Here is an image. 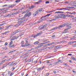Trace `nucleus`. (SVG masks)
<instances>
[{
    "label": "nucleus",
    "mask_w": 76,
    "mask_h": 76,
    "mask_svg": "<svg viewBox=\"0 0 76 76\" xmlns=\"http://www.w3.org/2000/svg\"><path fill=\"white\" fill-rule=\"evenodd\" d=\"M66 42V41H62L60 42H61V43H63V42Z\"/></svg>",
    "instance_id": "obj_27"
},
{
    "label": "nucleus",
    "mask_w": 76,
    "mask_h": 76,
    "mask_svg": "<svg viewBox=\"0 0 76 76\" xmlns=\"http://www.w3.org/2000/svg\"><path fill=\"white\" fill-rule=\"evenodd\" d=\"M72 54H68V56H72Z\"/></svg>",
    "instance_id": "obj_51"
},
{
    "label": "nucleus",
    "mask_w": 76,
    "mask_h": 76,
    "mask_svg": "<svg viewBox=\"0 0 76 76\" xmlns=\"http://www.w3.org/2000/svg\"><path fill=\"white\" fill-rule=\"evenodd\" d=\"M57 29V27L53 28V29H51V30L52 31H53L54 30H55V29Z\"/></svg>",
    "instance_id": "obj_26"
},
{
    "label": "nucleus",
    "mask_w": 76,
    "mask_h": 76,
    "mask_svg": "<svg viewBox=\"0 0 76 76\" xmlns=\"http://www.w3.org/2000/svg\"><path fill=\"white\" fill-rule=\"evenodd\" d=\"M76 12H72V13H70V12H69V14H72V15L73 14H74V15H76Z\"/></svg>",
    "instance_id": "obj_14"
},
{
    "label": "nucleus",
    "mask_w": 76,
    "mask_h": 76,
    "mask_svg": "<svg viewBox=\"0 0 76 76\" xmlns=\"http://www.w3.org/2000/svg\"><path fill=\"white\" fill-rule=\"evenodd\" d=\"M18 24H16V25L14 26L15 27H18V26H19V25H20V23L19 22L18 23Z\"/></svg>",
    "instance_id": "obj_11"
},
{
    "label": "nucleus",
    "mask_w": 76,
    "mask_h": 76,
    "mask_svg": "<svg viewBox=\"0 0 76 76\" xmlns=\"http://www.w3.org/2000/svg\"><path fill=\"white\" fill-rule=\"evenodd\" d=\"M5 61V60H4V61H1V63H2V64H3V63H4Z\"/></svg>",
    "instance_id": "obj_35"
},
{
    "label": "nucleus",
    "mask_w": 76,
    "mask_h": 76,
    "mask_svg": "<svg viewBox=\"0 0 76 76\" xmlns=\"http://www.w3.org/2000/svg\"><path fill=\"white\" fill-rule=\"evenodd\" d=\"M12 64H13V63H11L9 64V66H12Z\"/></svg>",
    "instance_id": "obj_33"
},
{
    "label": "nucleus",
    "mask_w": 76,
    "mask_h": 76,
    "mask_svg": "<svg viewBox=\"0 0 76 76\" xmlns=\"http://www.w3.org/2000/svg\"><path fill=\"white\" fill-rule=\"evenodd\" d=\"M53 72L55 74H56V71L55 70L53 71Z\"/></svg>",
    "instance_id": "obj_45"
},
{
    "label": "nucleus",
    "mask_w": 76,
    "mask_h": 76,
    "mask_svg": "<svg viewBox=\"0 0 76 76\" xmlns=\"http://www.w3.org/2000/svg\"><path fill=\"white\" fill-rule=\"evenodd\" d=\"M47 41V40H46V39H45V40H43V42H45V41Z\"/></svg>",
    "instance_id": "obj_53"
},
{
    "label": "nucleus",
    "mask_w": 76,
    "mask_h": 76,
    "mask_svg": "<svg viewBox=\"0 0 76 76\" xmlns=\"http://www.w3.org/2000/svg\"><path fill=\"white\" fill-rule=\"evenodd\" d=\"M21 47H26V46L25 45H21Z\"/></svg>",
    "instance_id": "obj_41"
},
{
    "label": "nucleus",
    "mask_w": 76,
    "mask_h": 76,
    "mask_svg": "<svg viewBox=\"0 0 76 76\" xmlns=\"http://www.w3.org/2000/svg\"><path fill=\"white\" fill-rule=\"evenodd\" d=\"M69 25V23H66L63 24L62 25H60L58 27V28H63L64 26H68Z\"/></svg>",
    "instance_id": "obj_2"
},
{
    "label": "nucleus",
    "mask_w": 76,
    "mask_h": 76,
    "mask_svg": "<svg viewBox=\"0 0 76 76\" xmlns=\"http://www.w3.org/2000/svg\"><path fill=\"white\" fill-rule=\"evenodd\" d=\"M44 20V19H43L40 20L39 21L37 22V23H40V22H42L43 20Z\"/></svg>",
    "instance_id": "obj_18"
},
{
    "label": "nucleus",
    "mask_w": 76,
    "mask_h": 76,
    "mask_svg": "<svg viewBox=\"0 0 76 76\" xmlns=\"http://www.w3.org/2000/svg\"><path fill=\"white\" fill-rule=\"evenodd\" d=\"M61 16H64V14H60Z\"/></svg>",
    "instance_id": "obj_64"
},
{
    "label": "nucleus",
    "mask_w": 76,
    "mask_h": 76,
    "mask_svg": "<svg viewBox=\"0 0 76 76\" xmlns=\"http://www.w3.org/2000/svg\"><path fill=\"white\" fill-rule=\"evenodd\" d=\"M50 60H48L46 61L47 63H50Z\"/></svg>",
    "instance_id": "obj_29"
},
{
    "label": "nucleus",
    "mask_w": 76,
    "mask_h": 76,
    "mask_svg": "<svg viewBox=\"0 0 76 76\" xmlns=\"http://www.w3.org/2000/svg\"><path fill=\"white\" fill-rule=\"evenodd\" d=\"M6 6H7V5H5L3 6V7H5Z\"/></svg>",
    "instance_id": "obj_60"
},
{
    "label": "nucleus",
    "mask_w": 76,
    "mask_h": 76,
    "mask_svg": "<svg viewBox=\"0 0 76 76\" xmlns=\"http://www.w3.org/2000/svg\"><path fill=\"white\" fill-rule=\"evenodd\" d=\"M72 22H76V19H74L72 20Z\"/></svg>",
    "instance_id": "obj_43"
},
{
    "label": "nucleus",
    "mask_w": 76,
    "mask_h": 76,
    "mask_svg": "<svg viewBox=\"0 0 76 76\" xmlns=\"http://www.w3.org/2000/svg\"><path fill=\"white\" fill-rule=\"evenodd\" d=\"M20 0H17L15 1L16 3H18V2H20Z\"/></svg>",
    "instance_id": "obj_22"
},
{
    "label": "nucleus",
    "mask_w": 76,
    "mask_h": 76,
    "mask_svg": "<svg viewBox=\"0 0 76 76\" xmlns=\"http://www.w3.org/2000/svg\"><path fill=\"white\" fill-rule=\"evenodd\" d=\"M51 21H53V19L49 20L50 22H51Z\"/></svg>",
    "instance_id": "obj_63"
},
{
    "label": "nucleus",
    "mask_w": 76,
    "mask_h": 76,
    "mask_svg": "<svg viewBox=\"0 0 76 76\" xmlns=\"http://www.w3.org/2000/svg\"><path fill=\"white\" fill-rule=\"evenodd\" d=\"M45 44V43H42L40 45H41L42 46L43 44Z\"/></svg>",
    "instance_id": "obj_40"
},
{
    "label": "nucleus",
    "mask_w": 76,
    "mask_h": 76,
    "mask_svg": "<svg viewBox=\"0 0 76 76\" xmlns=\"http://www.w3.org/2000/svg\"><path fill=\"white\" fill-rule=\"evenodd\" d=\"M61 48L60 45L56 46L55 47V49H58V48Z\"/></svg>",
    "instance_id": "obj_8"
},
{
    "label": "nucleus",
    "mask_w": 76,
    "mask_h": 76,
    "mask_svg": "<svg viewBox=\"0 0 76 76\" xmlns=\"http://www.w3.org/2000/svg\"><path fill=\"white\" fill-rule=\"evenodd\" d=\"M9 31H6L5 32V33L6 34H8V33H9Z\"/></svg>",
    "instance_id": "obj_42"
},
{
    "label": "nucleus",
    "mask_w": 76,
    "mask_h": 76,
    "mask_svg": "<svg viewBox=\"0 0 76 76\" xmlns=\"http://www.w3.org/2000/svg\"><path fill=\"white\" fill-rule=\"evenodd\" d=\"M53 11H49V12H47V13H51V12H53Z\"/></svg>",
    "instance_id": "obj_36"
},
{
    "label": "nucleus",
    "mask_w": 76,
    "mask_h": 76,
    "mask_svg": "<svg viewBox=\"0 0 76 76\" xmlns=\"http://www.w3.org/2000/svg\"><path fill=\"white\" fill-rule=\"evenodd\" d=\"M58 62H56L53 63V64H58Z\"/></svg>",
    "instance_id": "obj_23"
},
{
    "label": "nucleus",
    "mask_w": 76,
    "mask_h": 76,
    "mask_svg": "<svg viewBox=\"0 0 76 76\" xmlns=\"http://www.w3.org/2000/svg\"><path fill=\"white\" fill-rule=\"evenodd\" d=\"M15 5L14 4L11 5L9 6V8H12V7H15Z\"/></svg>",
    "instance_id": "obj_7"
},
{
    "label": "nucleus",
    "mask_w": 76,
    "mask_h": 76,
    "mask_svg": "<svg viewBox=\"0 0 76 76\" xmlns=\"http://www.w3.org/2000/svg\"><path fill=\"white\" fill-rule=\"evenodd\" d=\"M27 14H26L24 16V18H26V17H27Z\"/></svg>",
    "instance_id": "obj_24"
},
{
    "label": "nucleus",
    "mask_w": 76,
    "mask_h": 76,
    "mask_svg": "<svg viewBox=\"0 0 76 76\" xmlns=\"http://www.w3.org/2000/svg\"><path fill=\"white\" fill-rule=\"evenodd\" d=\"M36 7L35 5L31 6L30 7V9H33V8H34V7Z\"/></svg>",
    "instance_id": "obj_17"
},
{
    "label": "nucleus",
    "mask_w": 76,
    "mask_h": 76,
    "mask_svg": "<svg viewBox=\"0 0 76 76\" xmlns=\"http://www.w3.org/2000/svg\"><path fill=\"white\" fill-rule=\"evenodd\" d=\"M52 13H50L49 14H48L46 15L45 16H44V17H42V18H41V19H42V18H45V17H46V16H50V15H52Z\"/></svg>",
    "instance_id": "obj_9"
},
{
    "label": "nucleus",
    "mask_w": 76,
    "mask_h": 76,
    "mask_svg": "<svg viewBox=\"0 0 76 76\" xmlns=\"http://www.w3.org/2000/svg\"><path fill=\"white\" fill-rule=\"evenodd\" d=\"M72 60H74L76 61V58H74V57H72Z\"/></svg>",
    "instance_id": "obj_25"
},
{
    "label": "nucleus",
    "mask_w": 76,
    "mask_h": 76,
    "mask_svg": "<svg viewBox=\"0 0 76 76\" xmlns=\"http://www.w3.org/2000/svg\"><path fill=\"white\" fill-rule=\"evenodd\" d=\"M56 19H56V18H55L54 19H53V20H56Z\"/></svg>",
    "instance_id": "obj_59"
},
{
    "label": "nucleus",
    "mask_w": 76,
    "mask_h": 76,
    "mask_svg": "<svg viewBox=\"0 0 76 76\" xmlns=\"http://www.w3.org/2000/svg\"><path fill=\"white\" fill-rule=\"evenodd\" d=\"M48 75H49V73H47L46 74V76H48Z\"/></svg>",
    "instance_id": "obj_38"
},
{
    "label": "nucleus",
    "mask_w": 76,
    "mask_h": 76,
    "mask_svg": "<svg viewBox=\"0 0 76 76\" xmlns=\"http://www.w3.org/2000/svg\"><path fill=\"white\" fill-rule=\"evenodd\" d=\"M7 44H8V43H7V42H6L5 44V46H6V45H7Z\"/></svg>",
    "instance_id": "obj_34"
},
{
    "label": "nucleus",
    "mask_w": 76,
    "mask_h": 76,
    "mask_svg": "<svg viewBox=\"0 0 76 76\" xmlns=\"http://www.w3.org/2000/svg\"><path fill=\"white\" fill-rule=\"evenodd\" d=\"M72 44H74V43H75V42H76V41H74V42H72Z\"/></svg>",
    "instance_id": "obj_57"
},
{
    "label": "nucleus",
    "mask_w": 76,
    "mask_h": 76,
    "mask_svg": "<svg viewBox=\"0 0 76 76\" xmlns=\"http://www.w3.org/2000/svg\"><path fill=\"white\" fill-rule=\"evenodd\" d=\"M31 59L29 60L28 61V63H29V62H31Z\"/></svg>",
    "instance_id": "obj_50"
},
{
    "label": "nucleus",
    "mask_w": 76,
    "mask_h": 76,
    "mask_svg": "<svg viewBox=\"0 0 76 76\" xmlns=\"http://www.w3.org/2000/svg\"><path fill=\"white\" fill-rule=\"evenodd\" d=\"M15 47L14 46V45H12V46H10V47H11V48H12V47Z\"/></svg>",
    "instance_id": "obj_47"
},
{
    "label": "nucleus",
    "mask_w": 76,
    "mask_h": 76,
    "mask_svg": "<svg viewBox=\"0 0 76 76\" xmlns=\"http://www.w3.org/2000/svg\"><path fill=\"white\" fill-rule=\"evenodd\" d=\"M31 13L29 12L28 14H27V17H28V18H29V16H31Z\"/></svg>",
    "instance_id": "obj_15"
},
{
    "label": "nucleus",
    "mask_w": 76,
    "mask_h": 76,
    "mask_svg": "<svg viewBox=\"0 0 76 76\" xmlns=\"http://www.w3.org/2000/svg\"><path fill=\"white\" fill-rule=\"evenodd\" d=\"M23 19H24V18H21V19H19L18 20V21L19 22V23H20V22H22V20H23Z\"/></svg>",
    "instance_id": "obj_10"
},
{
    "label": "nucleus",
    "mask_w": 76,
    "mask_h": 76,
    "mask_svg": "<svg viewBox=\"0 0 76 76\" xmlns=\"http://www.w3.org/2000/svg\"><path fill=\"white\" fill-rule=\"evenodd\" d=\"M19 32H20V30L18 29V30H16L13 33V35H15V34H16L18 33Z\"/></svg>",
    "instance_id": "obj_4"
},
{
    "label": "nucleus",
    "mask_w": 76,
    "mask_h": 76,
    "mask_svg": "<svg viewBox=\"0 0 76 76\" xmlns=\"http://www.w3.org/2000/svg\"><path fill=\"white\" fill-rule=\"evenodd\" d=\"M25 45L27 47L28 46H29V44L28 43H26Z\"/></svg>",
    "instance_id": "obj_21"
},
{
    "label": "nucleus",
    "mask_w": 76,
    "mask_h": 76,
    "mask_svg": "<svg viewBox=\"0 0 76 76\" xmlns=\"http://www.w3.org/2000/svg\"><path fill=\"white\" fill-rule=\"evenodd\" d=\"M38 43H39V42H36L34 43V45H37V44H38Z\"/></svg>",
    "instance_id": "obj_19"
},
{
    "label": "nucleus",
    "mask_w": 76,
    "mask_h": 76,
    "mask_svg": "<svg viewBox=\"0 0 76 76\" xmlns=\"http://www.w3.org/2000/svg\"><path fill=\"white\" fill-rule=\"evenodd\" d=\"M17 10V9H14L13 10Z\"/></svg>",
    "instance_id": "obj_58"
},
{
    "label": "nucleus",
    "mask_w": 76,
    "mask_h": 76,
    "mask_svg": "<svg viewBox=\"0 0 76 76\" xmlns=\"http://www.w3.org/2000/svg\"><path fill=\"white\" fill-rule=\"evenodd\" d=\"M66 8H69V9H75V7H66Z\"/></svg>",
    "instance_id": "obj_13"
},
{
    "label": "nucleus",
    "mask_w": 76,
    "mask_h": 76,
    "mask_svg": "<svg viewBox=\"0 0 76 76\" xmlns=\"http://www.w3.org/2000/svg\"><path fill=\"white\" fill-rule=\"evenodd\" d=\"M11 14H8L6 15L7 16H9V17H10V16H11Z\"/></svg>",
    "instance_id": "obj_28"
},
{
    "label": "nucleus",
    "mask_w": 76,
    "mask_h": 76,
    "mask_svg": "<svg viewBox=\"0 0 76 76\" xmlns=\"http://www.w3.org/2000/svg\"><path fill=\"white\" fill-rule=\"evenodd\" d=\"M41 69V68H39L38 69V70H39H39H40Z\"/></svg>",
    "instance_id": "obj_52"
},
{
    "label": "nucleus",
    "mask_w": 76,
    "mask_h": 76,
    "mask_svg": "<svg viewBox=\"0 0 76 76\" xmlns=\"http://www.w3.org/2000/svg\"><path fill=\"white\" fill-rule=\"evenodd\" d=\"M73 44L72 42H69L68 43V44Z\"/></svg>",
    "instance_id": "obj_32"
},
{
    "label": "nucleus",
    "mask_w": 76,
    "mask_h": 76,
    "mask_svg": "<svg viewBox=\"0 0 76 76\" xmlns=\"http://www.w3.org/2000/svg\"><path fill=\"white\" fill-rule=\"evenodd\" d=\"M21 43L22 44H24V41H22L21 42Z\"/></svg>",
    "instance_id": "obj_31"
},
{
    "label": "nucleus",
    "mask_w": 76,
    "mask_h": 76,
    "mask_svg": "<svg viewBox=\"0 0 76 76\" xmlns=\"http://www.w3.org/2000/svg\"><path fill=\"white\" fill-rule=\"evenodd\" d=\"M13 40H14V39H11L10 40L11 42H10V43L9 44V46H11V45H12L13 44V41H13Z\"/></svg>",
    "instance_id": "obj_6"
},
{
    "label": "nucleus",
    "mask_w": 76,
    "mask_h": 76,
    "mask_svg": "<svg viewBox=\"0 0 76 76\" xmlns=\"http://www.w3.org/2000/svg\"><path fill=\"white\" fill-rule=\"evenodd\" d=\"M2 34L3 35H4V34H6V32H4V33H2Z\"/></svg>",
    "instance_id": "obj_56"
},
{
    "label": "nucleus",
    "mask_w": 76,
    "mask_h": 76,
    "mask_svg": "<svg viewBox=\"0 0 76 76\" xmlns=\"http://www.w3.org/2000/svg\"><path fill=\"white\" fill-rule=\"evenodd\" d=\"M42 2V0H40L38 1V3H39V4L40 3H41Z\"/></svg>",
    "instance_id": "obj_30"
},
{
    "label": "nucleus",
    "mask_w": 76,
    "mask_h": 76,
    "mask_svg": "<svg viewBox=\"0 0 76 76\" xmlns=\"http://www.w3.org/2000/svg\"><path fill=\"white\" fill-rule=\"evenodd\" d=\"M39 4V3H38V2H36V3H35V4Z\"/></svg>",
    "instance_id": "obj_37"
},
{
    "label": "nucleus",
    "mask_w": 76,
    "mask_h": 76,
    "mask_svg": "<svg viewBox=\"0 0 76 76\" xmlns=\"http://www.w3.org/2000/svg\"><path fill=\"white\" fill-rule=\"evenodd\" d=\"M40 34H41V33H39L37 34V35H34V38H36L37 36H38V35H40Z\"/></svg>",
    "instance_id": "obj_12"
},
{
    "label": "nucleus",
    "mask_w": 76,
    "mask_h": 76,
    "mask_svg": "<svg viewBox=\"0 0 76 76\" xmlns=\"http://www.w3.org/2000/svg\"><path fill=\"white\" fill-rule=\"evenodd\" d=\"M48 45H51V43H50V44H48Z\"/></svg>",
    "instance_id": "obj_61"
},
{
    "label": "nucleus",
    "mask_w": 76,
    "mask_h": 76,
    "mask_svg": "<svg viewBox=\"0 0 76 76\" xmlns=\"http://www.w3.org/2000/svg\"><path fill=\"white\" fill-rule=\"evenodd\" d=\"M42 8H41L39 10H38L36 12L33 14V16H37V15L39 13V12H42Z\"/></svg>",
    "instance_id": "obj_1"
},
{
    "label": "nucleus",
    "mask_w": 76,
    "mask_h": 76,
    "mask_svg": "<svg viewBox=\"0 0 76 76\" xmlns=\"http://www.w3.org/2000/svg\"><path fill=\"white\" fill-rule=\"evenodd\" d=\"M75 19V18H72V20H74Z\"/></svg>",
    "instance_id": "obj_62"
},
{
    "label": "nucleus",
    "mask_w": 76,
    "mask_h": 76,
    "mask_svg": "<svg viewBox=\"0 0 76 76\" xmlns=\"http://www.w3.org/2000/svg\"><path fill=\"white\" fill-rule=\"evenodd\" d=\"M66 27H68V28L65 29L64 31H68L69 29H70V28H71V26H70V25H68L66 26Z\"/></svg>",
    "instance_id": "obj_3"
},
{
    "label": "nucleus",
    "mask_w": 76,
    "mask_h": 76,
    "mask_svg": "<svg viewBox=\"0 0 76 76\" xmlns=\"http://www.w3.org/2000/svg\"><path fill=\"white\" fill-rule=\"evenodd\" d=\"M68 16L69 18H74V16L72 15H69Z\"/></svg>",
    "instance_id": "obj_20"
},
{
    "label": "nucleus",
    "mask_w": 76,
    "mask_h": 76,
    "mask_svg": "<svg viewBox=\"0 0 76 76\" xmlns=\"http://www.w3.org/2000/svg\"><path fill=\"white\" fill-rule=\"evenodd\" d=\"M49 65H50V66H52L53 64L52 63L50 64H49Z\"/></svg>",
    "instance_id": "obj_55"
},
{
    "label": "nucleus",
    "mask_w": 76,
    "mask_h": 76,
    "mask_svg": "<svg viewBox=\"0 0 76 76\" xmlns=\"http://www.w3.org/2000/svg\"><path fill=\"white\" fill-rule=\"evenodd\" d=\"M56 18H60V16L56 17Z\"/></svg>",
    "instance_id": "obj_48"
},
{
    "label": "nucleus",
    "mask_w": 76,
    "mask_h": 76,
    "mask_svg": "<svg viewBox=\"0 0 76 76\" xmlns=\"http://www.w3.org/2000/svg\"><path fill=\"white\" fill-rule=\"evenodd\" d=\"M28 43V41H26V44Z\"/></svg>",
    "instance_id": "obj_54"
},
{
    "label": "nucleus",
    "mask_w": 76,
    "mask_h": 76,
    "mask_svg": "<svg viewBox=\"0 0 76 76\" xmlns=\"http://www.w3.org/2000/svg\"><path fill=\"white\" fill-rule=\"evenodd\" d=\"M65 3L66 4H67L69 3V1H66L65 2Z\"/></svg>",
    "instance_id": "obj_46"
},
{
    "label": "nucleus",
    "mask_w": 76,
    "mask_h": 76,
    "mask_svg": "<svg viewBox=\"0 0 76 76\" xmlns=\"http://www.w3.org/2000/svg\"><path fill=\"white\" fill-rule=\"evenodd\" d=\"M64 13V12H61L60 11H58V12H55V13Z\"/></svg>",
    "instance_id": "obj_16"
},
{
    "label": "nucleus",
    "mask_w": 76,
    "mask_h": 76,
    "mask_svg": "<svg viewBox=\"0 0 76 76\" xmlns=\"http://www.w3.org/2000/svg\"><path fill=\"white\" fill-rule=\"evenodd\" d=\"M49 1H47L46 2H45V3L46 4H49Z\"/></svg>",
    "instance_id": "obj_39"
},
{
    "label": "nucleus",
    "mask_w": 76,
    "mask_h": 76,
    "mask_svg": "<svg viewBox=\"0 0 76 76\" xmlns=\"http://www.w3.org/2000/svg\"><path fill=\"white\" fill-rule=\"evenodd\" d=\"M45 28V25L44 26H41L39 27V29L40 30L41 29H43Z\"/></svg>",
    "instance_id": "obj_5"
},
{
    "label": "nucleus",
    "mask_w": 76,
    "mask_h": 76,
    "mask_svg": "<svg viewBox=\"0 0 76 76\" xmlns=\"http://www.w3.org/2000/svg\"><path fill=\"white\" fill-rule=\"evenodd\" d=\"M13 51H11L9 53H8V54H10V53H13Z\"/></svg>",
    "instance_id": "obj_44"
},
{
    "label": "nucleus",
    "mask_w": 76,
    "mask_h": 76,
    "mask_svg": "<svg viewBox=\"0 0 76 76\" xmlns=\"http://www.w3.org/2000/svg\"><path fill=\"white\" fill-rule=\"evenodd\" d=\"M74 38H71V40H73V39H74Z\"/></svg>",
    "instance_id": "obj_49"
}]
</instances>
